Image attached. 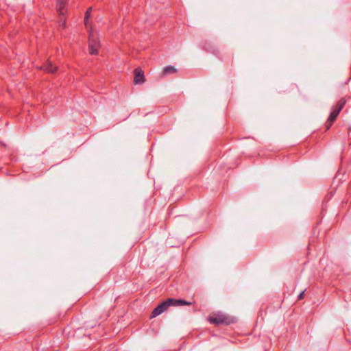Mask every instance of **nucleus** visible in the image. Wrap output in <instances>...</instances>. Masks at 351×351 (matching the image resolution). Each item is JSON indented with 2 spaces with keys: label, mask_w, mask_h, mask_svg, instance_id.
<instances>
[{
  "label": "nucleus",
  "mask_w": 351,
  "mask_h": 351,
  "mask_svg": "<svg viewBox=\"0 0 351 351\" xmlns=\"http://www.w3.org/2000/svg\"><path fill=\"white\" fill-rule=\"evenodd\" d=\"M99 47V40L97 37V35L92 29H90L89 30L88 38V49L90 53L92 55L97 54Z\"/></svg>",
  "instance_id": "nucleus-2"
},
{
  "label": "nucleus",
  "mask_w": 351,
  "mask_h": 351,
  "mask_svg": "<svg viewBox=\"0 0 351 351\" xmlns=\"http://www.w3.org/2000/svg\"><path fill=\"white\" fill-rule=\"evenodd\" d=\"M304 293V291H302V293H300V295H298L299 300H301L303 298Z\"/></svg>",
  "instance_id": "nucleus-11"
},
{
  "label": "nucleus",
  "mask_w": 351,
  "mask_h": 351,
  "mask_svg": "<svg viewBox=\"0 0 351 351\" xmlns=\"http://www.w3.org/2000/svg\"><path fill=\"white\" fill-rule=\"evenodd\" d=\"M40 69H43L47 73H54L57 70V67L56 66H53L52 62L49 60H47L45 62L43 65H42Z\"/></svg>",
  "instance_id": "nucleus-5"
},
{
  "label": "nucleus",
  "mask_w": 351,
  "mask_h": 351,
  "mask_svg": "<svg viewBox=\"0 0 351 351\" xmlns=\"http://www.w3.org/2000/svg\"><path fill=\"white\" fill-rule=\"evenodd\" d=\"M91 8H90L86 12L85 18H84V23L86 28H88V18L90 16Z\"/></svg>",
  "instance_id": "nucleus-9"
},
{
  "label": "nucleus",
  "mask_w": 351,
  "mask_h": 351,
  "mask_svg": "<svg viewBox=\"0 0 351 351\" xmlns=\"http://www.w3.org/2000/svg\"><path fill=\"white\" fill-rule=\"evenodd\" d=\"M346 101L345 99H341L337 106H334L332 108L330 114L329 115L328 121L330 122V125L332 123V122L336 119L337 117L339 115V112L342 110L344 106Z\"/></svg>",
  "instance_id": "nucleus-3"
},
{
  "label": "nucleus",
  "mask_w": 351,
  "mask_h": 351,
  "mask_svg": "<svg viewBox=\"0 0 351 351\" xmlns=\"http://www.w3.org/2000/svg\"><path fill=\"white\" fill-rule=\"evenodd\" d=\"M134 74H135V76H134V82L135 84H141L142 82H144L143 72L141 69H140L138 68L136 69L134 71Z\"/></svg>",
  "instance_id": "nucleus-6"
},
{
  "label": "nucleus",
  "mask_w": 351,
  "mask_h": 351,
  "mask_svg": "<svg viewBox=\"0 0 351 351\" xmlns=\"http://www.w3.org/2000/svg\"><path fill=\"white\" fill-rule=\"evenodd\" d=\"M67 0H58L57 1V11L60 15L64 14V7L66 4Z\"/></svg>",
  "instance_id": "nucleus-7"
},
{
  "label": "nucleus",
  "mask_w": 351,
  "mask_h": 351,
  "mask_svg": "<svg viewBox=\"0 0 351 351\" xmlns=\"http://www.w3.org/2000/svg\"><path fill=\"white\" fill-rule=\"evenodd\" d=\"M60 26H62V28H64L65 27V21L60 19Z\"/></svg>",
  "instance_id": "nucleus-10"
},
{
  "label": "nucleus",
  "mask_w": 351,
  "mask_h": 351,
  "mask_svg": "<svg viewBox=\"0 0 351 351\" xmlns=\"http://www.w3.org/2000/svg\"><path fill=\"white\" fill-rule=\"evenodd\" d=\"M208 320L210 323H213L215 324H228L227 318L222 315H217L215 316L210 317Z\"/></svg>",
  "instance_id": "nucleus-4"
},
{
  "label": "nucleus",
  "mask_w": 351,
  "mask_h": 351,
  "mask_svg": "<svg viewBox=\"0 0 351 351\" xmlns=\"http://www.w3.org/2000/svg\"><path fill=\"white\" fill-rule=\"evenodd\" d=\"M191 303L186 302L183 300H176L172 298H169L166 301L162 302L157 307H156L151 315V318L155 317L164 311H165L169 306H182V305H190Z\"/></svg>",
  "instance_id": "nucleus-1"
},
{
  "label": "nucleus",
  "mask_w": 351,
  "mask_h": 351,
  "mask_svg": "<svg viewBox=\"0 0 351 351\" xmlns=\"http://www.w3.org/2000/svg\"><path fill=\"white\" fill-rule=\"evenodd\" d=\"M176 69L173 66H165L163 69V72L165 74L167 75V74H170V73H176Z\"/></svg>",
  "instance_id": "nucleus-8"
}]
</instances>
